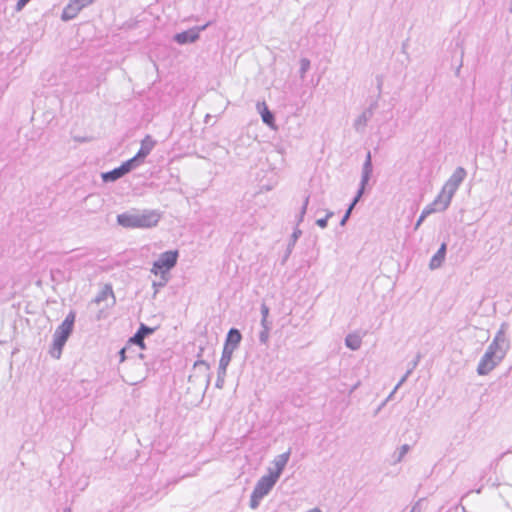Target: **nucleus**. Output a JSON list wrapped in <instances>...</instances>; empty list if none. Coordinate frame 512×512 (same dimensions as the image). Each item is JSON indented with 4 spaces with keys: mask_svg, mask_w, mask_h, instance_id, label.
Listing matches in <instances>:
<instances>
[{
    "mask_svg": "<svg viewBox=\"0 0 512 512\" xmlns=\"http://www.w3.org/2000/svg\"><path fill=\"white\" fill-rule=\"evenodd\" d=\"M466 175L467 172L463 167H457L449 179L444 183L434 201L423 209L420 215L422 219H425L432 213L445 211L449 207L459 186L466 178Z\"/></svg>",
    "mask_w": 512,
    "mask_h": 512,
    "instance_id": "nucleus-1",
    "label": "nucleus"
},
{
    "mask_svg": "<svg viewBox=\"0 0 512 512\" xmlns=\"http://www.w3.org/2000/svg\"><path fill=\"white\" fill-rule=\"evenodd\" d=\"M466 175L467 172L463 167H457L449 179L444 183L434 201L423 209L420 215L422 219H425L432 213L445 211L449 207L459 186L466 178Z\"/></svg>",
    "mask_w": 512,
    "mask_h": 512,
    "instance_id": "nucleus-2",
    "label": "nucleus"
},
{
    "mask_svg": "<svg viewBox=\"0 0 512 512\" xmlns=\"http://www.w3.org/2000/svg\"><path fill=\"white\" fill-rule=\"evenodd\" d=\"M162 212L155 209L131 210L117 216V223L124 228L149 229L158 225Z\"/></svg>",
    "mask_w": 512,
    "mask_h": 512,
    "instance_id": "nucleus-3",
    "label": "nucleus"
},
{
    "mask_svg": "<svg viewBox=\"0 0 512 512\" xmlns=\"http://www.w3.org/2000/svg\"><path fill=\"white\" fill-rule=\"evenodd\" d=\"M277 481L268 474L263 475L257 481L250 497L249 506L251 509L254 510L259 507L261 500L270 493Z\"/></svg>",
    "mask_w": 512,
    "mask_h": 512,
    "instance_id": "nucleus-4",
    "label": "nucleus"
},
{
    "mask_svg": "<svg viewBox=\"0 0 512 512\" xmlns=\"http://www.w3.org/2000/svg\"><path fill=\"white\" fill-rule=\"evenodd\" d=\"M178 255L177 250L161 253L158 259L154 261L150 272L155 276L168 275V272L177 264Z\"/></svg>",
    "mask_w": 512,
    "mask_h": 512,
    "instance_id": "nucleus-5",
    "label": "nucleus"
},
{
    "mask_svg": "<svg viewBox=\"0 0 512 512\" xmlns=\"http://www.w3.org/2000/svg\"><path fill=\"white\" fill-rule=\"evenodd\" d=\"M507 330L508 324L502 323L493 341L487 348V351L494 354L496 358H500L501 360L504 358L507 350L509 349V341L506 337Z\"/></svg>",
    "mask_w": 512,
    "mask_h": 512,
    "instance_id": "nucleus-6",
    "label": "nucleus"
},
{
    "mask_svg": "<svg viewBox=\"0 0 512 512\" xmlns=\"http://www.w3.org/2000/svg\"><path fill=\"white\" fill-rule=\"evenodd\" d=\"M93 2L94 0H69L68 4L63 9L61 19L63 21L74 19L84 7Z\"/></svg>",
    "mask_w": 512,
    "mask_h": 512,
    "instance_id": "nucleus-7",
    "label": "nucleus"
},
{
    "mask_svg": "<svg viewBox=\"0 0 512 512\" xmlns=\"http://www.w3.org/2000/svg\"><path fill=\"white\" fill-rule=\"evenodd\" d=\"M210 366L204 360H198L193 365V373L190 375L189 379L193 378L199 379L201 384L207 388L210 384Z\"/></svg>",
    "mask_w": 512,
    "mask_h": 512,
    "instance_id": "nucleus-8",
    "label": "nucleus"
},
{
    "mask_svg": "<svg viewBox=\"0 0 512 512\" xmlns=\"http://www.w3.org/2000/svg\"><path fill=\"white\" fill-rule=\"evenodd\" d=\"M502 360L496 358L494 354L486 350L477 366L478 375L484 376L489 374Z\"/></svg>",
    "mask_w": 512,
    "mask_h": 512,
    "instance_id": "nucleus-9",
    "label": "nucleus"
},
{
    "mask_svg": "<svg viewBox=\"0 0 512 512\" xmlns=\"http://www.w3.org/2000/svg\"><path fill=\"white\" fill-rule=\"evenodd\" d=\"M135 167V160H127L120 167L113 169L112 171L102 173V179L104 182H113L125 174L129 173Z\"/></svg>",
    "mask_w": 512,
    "mask_h": 512,
    "instance_id": "nucleus-10",
    "label": "nucleus"
},
{
    "mask_svg": "<svg viewBox=\"0 0 512 512\" xmlns=\"http://www.w3.org/2000/svg\"><path fill=\"white\" fill-rule=\"evenodd\" d=\"M207 26H208V24L203 25L201 27H193L189 30L183 31L181 33H177L174 36V40L180 45L194 43L199 39L200 32L205 30Z\"/></svg>",
    "mask_w": 512,
    "mask_h": 512,
    "instance_id": "nucleus-11",
    "label": "nucleus"
},
{
    "mask_svg": "<svg viewBox=\"0 0 512 512\" xmlns=\"http://www.w3.org/2000/svg\"><path fill=\"white\" fill-rule=\"evenodd\" d=\"M290 458V450L285 453L277 455L273 461V467L268 468V475L272 476L276 480H279L285 466L287 465Z\"/></svg>",
    "mask_w": 512,
    "mask_h": 512,
    "instance_id": "nucleus-12",
    "label": "nucleus"
},
{
    "mask_svg": "<svg viewBox=\"0 0 512 512\" xmlns=\"http://www.w3.org/2000/svg\"><path fill=\"white\" fill-rule=\"evenodd\" d=\"M155 144V140H153L150 135L145 136V138L141 141V147L138 153L133 158L130 159L135 160V167L139 166L140 163L144 160V158L150 154Z\"/></svg>",
    "mask_w": 512,
    "mask_h": 512,
    "instance_id": "nucleus-13",
    "label": "nucleus"
},
{
    "mask_svg": "<svg viewBox=\"0 0 512 512\" xmlns=\"http://www.w3.org/2000/svg\"><path fill=\"white\" fill-rule=\"evenodd\" d=\"M256 110L260 114L263 123H265L270 129L274 131L277 130L274 115L264 101L257 102Z\"/></svg>",
    "mask_w": 512,
    "mask_h": 512,
    "instance_id": "nucleus-14",
    "label": "nucleus"
},
{
    "mask_svg": "<svg viewBox=\"0 0 512 512\" xmlns=\"http://www.w3.org/2000/svg\"><path fill=\"white\" fill-rule=\"evenodd\" d=\"M75 321V315L74 313L70 312L64 321L60 324V326L56 329L55 333L59 334L60 336H64L68 339L70 336L73 325Z\"/></svg>",
    "mask_w": 512,
    "mask_h": 512,
    "instance_id": "nucleus-15",
    "label": "nucleus"
},
{
    "mask_svg": "<svg viewBox=\"0 0 512 512\" xmlns=\"http://www.w3.org/2000/svg\"><path fill=\"white\" fill-rule=\"evenodd\" d=\"M67 338L64 336H60L57 333L53 335V345L50 351V354L53 358L59 359L62 354L63 346L65 345Z\"/></svg>",
    "mask_w": 512,
    "mask_h": 512,
    "instance_id": "nucleus-16",
    "label": "nucleus"
},
{
    "mask_svg": "<svg viewBox=\"0 0 512 512\" xmlns=\"http://www.w3.org/2000/svg\"><path fill=\"white\" fill-rule=\"evenodd\" d=\"M446 255V244L442 243L438 251L435 253V255L431 258L429 263V268L431 270L438 269L442 266Z\"/></svg>",
    "mask_w": 512,
    "mask_h": 512,
    "instance_id": "nucleus-17",
    "label": "nucleus"
},
{
    "mask_svg": "<svg viewBox=\"0 0 512 512\" xmlns=\"http://www.w3.org/2000/svg\"><path fill=\"white\" fill-rule=\"evenodd\" d=\"M233 354V347H229V345H224L222 356L219 361V367L218 370L225 371L227 370V367L229 366V363L231 361Z\"/></svg>",
    "mask_w": 512,
    "mask_h": 512,
    "instance_id": "nucleus-18",
    "label": "nucleus"
},
{
    "mask_svg": "<svg viewBox=\"0 0 512 512\" xmlns=\"http://www.w3.org/2000/svg\"><path fill=\"white\" fill-rule=\"evenodd\" d=\"M361 344L362 338L357 333H350L345 338V345L353 351L360 349Z\"/></svg>",
    "mask_w": 512,
    "mask_h": 512,
    "instance_id": "nucleus-19",
    "label": "nucleus"
},
{
    "mask_svg": "<svg viewBox=\"0 0 512 512\" xmlns=\"http://www.w3.org/2000/svg\"><path fill=\"white\" fill-rule=\"evenodd\" d=\"M108 299H110V304L109 305H113L115 303V298H114V293H113V290L110 286H105L101 292L96 296L95 298V302L96 303H100L102 301H107Z\"/></svg>",
    "mask_w": 512,
    "mask_h": 512,
    "instance_id": "nucleus-20",
    "label": "nucleus"
},
{
    "mask_svg": "<svg viewBox=\"0 0 512 512\" xmlns=\"http://www.w3.org/2000/svg\"><path fill=\"white\" fill-rule=\"evenodd\" d=\"M241 334L237 329H231L228 332L227 339L225 345H229V347H233V351L236 349L238 344L241 341Z\"/></svg>",
    "mask_w": 512,
    "mask_h": 512,
    "instance_id": "nucleus-21",
    "label": "nucleus"
},
{
    "mask_svg": "<svg viewBox=\"0 0 512 512\" xmlns=\"http://www.w3.org/2000/svg\"><path fill=\"white\" fill-rule=\"evenodd\" d=\"M299 63H300V68H299L300 78L304 79L306 76V73L310 69L311 63H310V60L307 58H302Z\"/></svg>",
    "mask_w": 512,
    "mask_h": 512,
    "instance_id": "nucleus-22",
    "label": "nucleus"
},
{
    "mask_svg": "<svg viewBox=\"0 0 512 512\" xmlns=\"http://www.w3.org/2000/svg\"><path fill=\"white\" fill-rule=\"evenodd\" d=\"M369 120V116L367 115L366 112L362 113L354 122V127L356 130H361L363 129L367 122Z\"/></svg>",
    "mask_w": 512,
    "mask_h": 512,
    "instance_id": "nucleus-23",
    "label": "nucleus"
},
{
    "mask_svg": "<svg viewBox=\"0 0 512 512\" xmlns=\"http://www.w3.org/2000/svg\"><path fill=\"white\" fill-rule=\"evenodd\" d=\"M159 276H160V281H158V282L154 281L152 283V287L154 289V296L158 293L159 289L164 287L169 281L168 275H159Z\"/></svg>",
    "mask_w": 512,
    "mask_h": 512,
    "instance_id": "nucleus-24",
    "label": "nucleus"
},
{
    "mask_svg": "<svg viewBox=\"0 0 512 512\" xmlns=\"http://www.w3.org/2000/svg\"><path fill=\"white\" fill-rule=\"evenodd\" d=\"M143 335L137 331V333L130 339L131 343L137 344L141 349L145 348Z\"/></svg>",
    "mask_w": 512,
    "mask_h": 512,
    "instance_id": "nucleus-25",
    "label": "nucleus"
},
{
    "mask_svg": "<svg viewBox=\"0 0 512 512\" xmlns=\"http://www.w3.org/2000/svg\"><path fill=\"white\" fill-rule=\"evenodd\" d=\"M408 450H409V446L407 444L402 445L397 451V457L395 459L396 462H400L404 458V456L407 454Z\"/></svg>",
    "mask_w": 512,
    "mask_h": 512,
    "instance_id": "nucleus-26",
    "label": "nucleus"
},
{
    "mask_svg": "<svg viewBox=\"0 0 512 512\" xmlns=\"http://www.w3.org/2000/svg\"><path fill=\"white\" fill-rule=\"evenodd\" d=\"M225 376H226L225 371H223V373H222V371L218 370V377H217V381H216L217 388H219V389L223 388L224 382H225Z\"/></svg>",
    "mask_w": 512,
    "mask_h": 512,
    "instance_id": "nucleus-27",
    "label": "nucleus"
},
{
    "mask_svg": "<svg viewBox=\"0 0 512 512\" xmlns=\"http://www.w3.org/2000/svg\"><path fill=\"white\" fill-rule=\"evenodd\" d=\"M362 170L372 171V160H371V152L368 151L366 155V159L364 161Z\"/></svg>",
    "mask_w": 512,
    "mask_h": 512,
    "instance_id": "nucleus-28",
    "label": "nucleus"
},
{
    "mask_svg": "<svg viewBox=\"0 0 512 512\" xmlns=\"http://www.w3.org/2000/svg\"><path fill=\"white\" fill-rule=\"evenodd\" d=\"M371 174H372V171L362 170L360 185L366 186L371 177Z\"/></svg>",
    "mask_w": 512,
    "mask_h": 512,
    "instance_id": "nucleus-29",
    "label": "nucleus"
},
{
    "mask_svg": "<svg viewBox=\"0 0 512 512\" xmlns=\"http://www.w3.org/2000/svg\"><path fill=\"white\" fill-rule=\"evenodd\" d=\"M269 331L270 329H262V331L259 333V341L262 344H267L269 340Z\"/></svg>",
    "mask_w": 512,
    "mask_h": 512,
    "instance_id": "nucleus-30",
    "label": "nucleus"
},
{
    "mask_svg": "<svg viewBox=\"0 0 512 512\" xmlns=\"http://www.w3.org/2000/svg\"><path fill=\"white\" fill-rule=\"evenodd\" d=\"M308 203H309V197H306L305 200H304V203L301 207V210H300V214H299V222H302L303 221V218H304V215L307 211V206H308Z\"/></svg>",
    "mask_w": 512,
    "mask_h": 512,
    "instance_id": "nucleus-31",
    "label": "nucleus"
},
{
    "mask_svg": "<svg viewBox=\"0 0 512 512\" xmlns=\"http://www.w3.org/2000/svg\"><path fill=\"white\" fill-rule=\"evenodd\" d=\"M154 328H150L144 324H141L138 332H140L142 335H143V338L148 335V334H152L154 332Z\"/></svg>",
    "mask_w": 512,
    "mask_h": 512,
    "instance_id": "nucleus-32",
    "label": "nucleus"
},
{
    "mask_svg": "<svg viewBox=\"0 0 512 512\" xmlns=\"http://www.w3.org/2000/svg\"><path fill=\"white\" fill-rule=\"evenodd\" d=\"M302 231L300 229H295L294 232L291 235V243L290 246H294L298 238L301 236Z\"/></svg>",
    "mask_w": 512,
    "mask_h": 512,
    "instance_id": "nucleus-33",
    "label": "nucleus"
},
{
    "mask_svg": "<svg viewBox=\"0 0 512 512\" xmlns=\"http://www.w3.org/2000/svg\"><path fill=\"white\" fill-rule=\"evenodd\" d=\"M411 370L407 371V373L401 378V380L398 382V384L395 386L393 392L391 393V395L388 397V399H390L393 395V393L406 381L408 375L410 374Z\"/></svg>",
    "mask_w": 512,
    "mask_h": 512,
    "instance_id": "nucleus-34",
    "label": "nucleus"
},
{
    "mask_svg": "<svg viewBox=\"0 0 512 512\" xmlns=\"http://www.w3.org/2000/svg\"><path fill=\"white\" fill-rule=\"evenodd\" d=\"M261 315H262V318H268L269 308L266 304L261 305Z\"/></svg>",
    "mask_w": 512,
    "mask_h": 512,
    "instance_id": "nucleus-35",
    "label": "nucleus"
},
{
    "mask_svg": "<svg viewBox=\"0 0 512 512\" xmlns=\"http://www.w3.org/2000/svg\"><path fill=\"white\" fill-rule=\"evenodd\" d=\"M30 0H19L16 4V10L21 11Z\"/></svg>",
    "mask_w": 512,
    "mask_h": 512,
    "instance_id": "nucleus-36",
    "label": "nucleus"
},
{
    "mask_svg": "<svg viewBox=\"0 0 512 512\" xmlns=\"http://www.w3.org/2000/svg\"><path fill=\"white\" fill-rule=\"evenodd\" d=\"M30 0H19L16 4V10L21 11Z\"/></svg>",
    "mask_w": 512,
    "mask_h": 512,
    "instance_id": "nucleus-37",
    "label": "nucleus"
},
{
    "mask_svg": "<svg viewBox=\"0 0 512 512\" xmlns=\"http://www.w3.org/2000/svg\"><path fill=\"white\" fill-rule=\"evenodd\" d=\"M327 222H328L327 218H325V217H324V218L318 219V220L316 221V224H317L320 228L324 229V228H326V227H327Z\"/></svg>",
    "mask_w": 512,
    "mask_h": 512,
    "instance_id": "nucleus-38",
    "label": "nucleus"
},
{
    "mask_svg": "<svg viewBox=\"0 0 512 512\" xmlns=\"http://www.w3.org/2000/svg\"><path fill=\"white\" fill-rule=\"evenodd\" d=\"M364 190H365V186L360 185V188H359V190H358V192H357V194H356V196L354 198L355 201L358 202L360 200V198L362 197V195L364 193Z\"/></svg>",
    "mask_w": 512,
    "mask_h": 512,
    "instance_id": "nucleus-39",
    "label": "nucleus"
},
{
    "mask_svg": "<svg viewBox=\"0 0 512 512\" xmlns=\"http://www.w3.org/2000/svg\"><path fill=\"white\" fill-rule=\"evenodd\" d=\"M364 190H365V186L360 185V188H359V190H358V192H357V194H356V196L354 198L355 201L358 202L360 200V198L362 197V195L364 193Z\"/></svg>",
    "mask_w": 512,
    "mask_h": 512,
    "instance_id": "nucleus-40",
    "label": "nucleus"
},
{
    "mask_svg": "<svg viewBox=\"0 0 512 512\" xmlns=\"http://www.w3.org/2000/svg\"><path fill=\"white\" fill-rule=\"evenodd\" d=\"M350 215H351L350 211H346V213L344 214L343 218L340 221V225L341 226H344L346 224V222L349 219Z\"/></svg>",
    "mask_w": 512,
    "mask_h": 512,
    "instance_id": "nucleus-41",
    "label": "nucleus"
},
{
    "mask_svg": "<svg viewBox=\"0 0 512 512\" xmlns=\"http://www.w3.org/2000/svg\"><path fill=\"white\" fill-rule=\"evenodd\" d=\"M261 326H262V329H270L271 328V325L268 322L267 318L261 319Z\"/></svg>",
    "mask_w": 512,
    "mask_h": 512,
    "instance_id": "nucleus-42",
    "label": "nucleus"
},
{
    "mask_svg": "<svg viewBox=\"0 0 512 512\" xmlns=\"http://www.w3.org/2000/svg\"><path fill=\"white\" fill-rule=\"evenodd\" d=\"M410 512H421L420 502L415 503Z\"/></svg>",
    "mask_w": 512,
    "mask_h": 512,
    "instance_id": "nucleus-43",
    "label": "nucleus"
},
{
    "mask_svg": "<svg viewBox=\"0 0 512 512\" xmlns=\"http://www.w3.org/2000/svg\"><path fill=\"white\" fill-rule=\"evenodd\" d=\"M424 220H425V219H422V217H421V216H419V218H418V220H417V222H416V224H415L414 229H415V230H417V229L420 227V225L422 224V222H423Z\"/></svg>",
    "mask_w": 512,
    "mask_h": 512,
    "instance_id": "nucleus-44",
    "label": "nucleus"
},
{
    "mask_svg": "<svg viewBox=\"0 0 512 512\" xmlns=\"http://www.w3.org/2000/svg\"><path fill=\"white\" fill-rule=\"evenodd\" d=\"M356 204H357V201L353 200L352 203L350 204L349 208L347 209V211H350V213H351Z\"/></svg>",
    "mask_w": 512,
    "mask_h": 512,
    "instance_id": "nucleus-45",
    "label": "nucleus"
},
{
    "mask_svg": "<svg viewBox=\"0 0 512 512\" xmlns=\"http://www.w3.org/2000/svg\"><path fill=\"white\" fill-rule=\"evenodd\" d=\"M356 204H357V201L353 200L352 203L350 204L349 208L347 209V211H350V213H351Z\"/></svg>",
    "mask_w": 512,
    "mask_h": 512,
    "instance_id": "nucleus-46",
    "label": "nucleus"
},
{
    "mask_svg": "<svg viewBox=\"0 0 512 512\" xmlns=\"http://www.w3.org/2000/svg\"><path fill=\"white\" fill-rule=\"evenodd\" d=\"M125 351H126V349H125V348H123V349L120 351L121 361H124V359H125Z\"/></svg>",
    "mask_w": 512,
    "mask_h": 512,
    "instance_id": "nucleus-47",
    "label": "nucleus"
},
{
    "mask_svg": "<svg viewBox=\"0 0 512 512\" xmlns=\"http://www.w3.org/2000/svg\"><path fill=\"white\" fill-rule=\"evenodd\" d=\"M333 215H334V213L332 211H327L325 218H327V220H329Z\"/></svg>",
    "mask_w": 512,
    "mask_h": 512,
    "instance_id": "nucleus-48",
    "label": "nucleus"
},
{
    "mask_svg": "<svg viewBox=\"0 0 512 512\" xmlns=\"http://www.w3.org/2000/svg\"><path fill=\"white\" fill-rule=\"evenodd\" d=\"M508 10L512 14V0H509Z\"/></svg>",
    "mask_w": 512,
    "mask_h": 512,
    "instance_id": "nucleus-49",
    "label": "nucleus"
},
{
    "mask_svg": "<svg viewBox=\"0 0 512 512\" xmlns=\"http://www.w3.org/2000/svg\"><path fill=\"white\" fill-rule=\"evenodd\" d=\"M74 139H75L76 141H81V142H85V141H87V140H88V139H86V138H81V137H78V138H77V137H75Z\"/></svg>",
    "mask_w": 512,
    "mask_h": 512,
    "instance_id": "nucleus-50",
    "label": "nucleus"
},
{
    "mask_svg": "<svg viewBox=\"0 0 512 512\" xmlns=\"http://www.w3.org/2000/svg\"><path fill=\"white\" fill-rule=\"evenodd\" d=\"M63 512H71V509H70V508H65V509L63 510Z\"/></svg>",
    "mask_w": 512,
    "mask_h": 512,
    "instance_id": "nucleus-51",
    "label": "nucleus"
}]
</instances>
